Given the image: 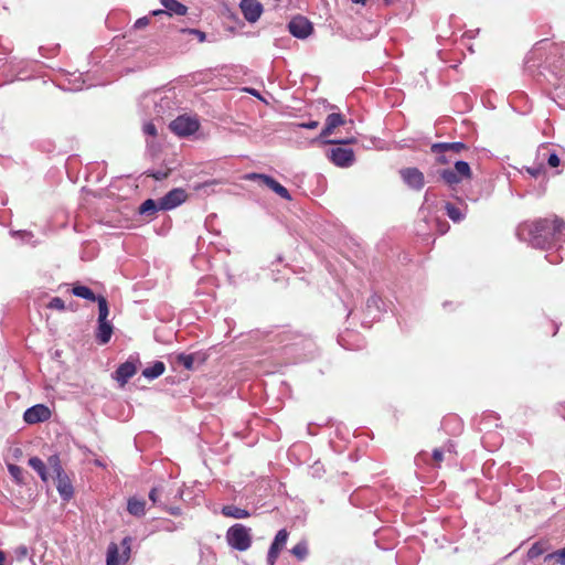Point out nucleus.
<instances>
[{"label": "nucleus", "mask_w": 565, "mask_h": 565, "mask_svg": "<svg viewBox=\"0 0 565 565\" xmlns=\"http://www.w3.org/2000/svg\"><path fill=\"white\" fill-rule=\"evenodd\" d=\"M529 241L533 247L546 249L552 247L565 234V222L557 217H545L527 226Z\"/></svg>", "instance_id": "nucleus-1"}, {"label": "nucleus", "mask_w": 565, "mask_h": 565, "mask_svg": "<svg viewBox=\"0 0 565 565\" xmlns=\"http://www.w3.org/2000/svg\"><path fill=\"white\" fill-rule=\"evenodd\" d=\"M439 178L449 186H455L465 180H471L472 171L466 161H455L454 168L443 169L438 172Z\"/></svg>", "instance_id": "nucleus-2"}, {"label": "nucleus", "mask_w": 565, "mask_h": 565, "mask_svg": "<svg viewBox=\"0 0 565 565\" xmlns=\"http://www.w3.org/2000/svg\"><path fill=\"white\" fill-rule=\"evenodd\" d=\"M347 122L345 117L340 113H331L326 118L324 127L322 128L319 139L323 140L328 145H347L355 142L354 138L345 140L327 139L335 128L343 126Z\"/></svg>", "instance_id": "nucleus-3"}, {"label": "nucleus", "mask_w": 565, "mask_h": 565, "mask_svg": "<svg viewBox=\"0 0 565 565\" xmlns=\"http://www.w3.org/2000/svg\"><path fill=\"white\" fill-rule=\"evenodd\" d=\"M226 541L230 546L237 551H246L252 545L249 529L243 524H234L226 532Z\"/></svg>", "instance_id": "nucleus-4"}, {"label": "nucleus", "mask_w": 565, "mask_h": 565, "mask_svg": "<svg viewBox=\"0 0 565 565\" xmlns=\"http://www.w3.org/2000/svg\"><path fill=\"white\" fill-rule=\"evenodd\" d=\"M169 127L177 136L186 137L199 130L200 122L193 117L182 115L173 119Z\"/></svg>", "instance_id": "nucleus-5"}, {"label": "nucleus", "mask_w": 565, "mask_h": 565, "mask_svg": "<svg viewBox=\"0 0 565 565\" xmlns=\"http://www.w3.org/2000/svg\"><path fill=\"white\" fill-rule=\"evenodd\" d=\"M245 179L249 180V181H259L262 184L269 188L271 191H274L280 198H282L287 201L291 200V195H290L289 191L284 185H281L279 182H277L274 178H271L270 175L253 172V173L246 174Z\"/></svg>", "instance_id": "nucleus-6"}, {"label": "nucleus", "mask_w": 565, "mask_h": 565, "mask_svg": "<svg viewBox=\"0 0 565 565\" xmlns=\"http://www.w3.org/2000/svg\"><path fill=\"white\" fill-rule=\"evenodd\" d=\"M130 537H125L121 541V545L124 547L121 555H119L118 545L116 543H110L107 551L106 565H122L126 563L130 554Z\"/></svg>", "instance_id": "nucleus-7"}, {"label": "nucleus", "mask_w": 565, "mask_h": 565, "mask_svg": "<svg viewBox=\"0 0 565 565\" xmlns=\"http://www.w3.org/2000/svg\"><path fill=\"white\" fill-rule=\"evenodd\" d=\"M404 183L413 190L419 191L425 185L424 173L418 168H404L399 170Z\"/></svg>", "instance_id": "nucleus-8"}, {"label": "nucleus", "mask_w": 565, "mask_h": 565, "mask_svg": "<svg viewBox=\"0 0 565 565\" xmlns=\"http://www.w3.org/2000/svg\"><path fill=\"white\" fill-rule=\"evenodd\" d=\"M186 199L185 190L181 188L173 189L159 200V209L163 211L172 210L185 202Z\"/></svg>", "instance_id": "nucleus-9"}, {"label": "nucleus", "mask_w": 565, "mask_h": 565, "mask_svg": "<svg viewBox=\"0 0 565 565\" xmlns=\"http://www.w3.org/2000/svg\"><path fill=\"white\" fill-rule=\"evenodd\" d=\"M288 29L289 32L298 39H306L313 30L311 22L302 15L292 18L288 24Z\"/></svg>", "instance_id": "nucleus-10"}, {"label": "nucleus", "mask_w": 565, "mask_h": 565, "mask_svg": "<svg viewBox=\"0 0 565 565\" xmlns=\"http://www.w3.org/2000/svg\"><path fill=\"white\" fill-rule=\"evenodd\" d=\"M328 157L338 167H350L354 161V152L349 148H332Z\"/></svg>", "instance_id": "nucleus-11"}, {"label": "nucleus", "mask_w": 565, "mask_h": 565, "mask_svg": "<svg viewBox=\"0 0 565 565\" xmlns=\"http://www.w3.org/2000/svg\"><path fill=\"white\" fill-rule=\"evenodd\" d=\"M51 417V411L43 404L34 405L24 412L23 419L28 424H38L47 420Z\"/></svg>", "instance_id": "nucleus-12"}, {"label": "nucleus", "mask_w": 565, "mask_h": 565, "mask_svg": "<svg viewBox=\"0 0 565 565\" xmlns=\"http://www.w3.org/2000/svg\"><path fill=\"white\" fill-rule=\"evenodd\" d=\"M241 10L248 22H256L263 12V6L257 0H242Z\"/></svg>", "instance_id": "nucleus-13"}, {"label": "nucleus", "mask_w": 565, "mask_h": 565, "mask_svg": "<svg viewBox=\"0 0 565 565\" xmlns=\"http://www.w3.org/2000/svg\"><path fill=\"white\" fill-rule=\"evenodd\" d=\"M287 539H288V532L285 529L279 530L274 539V542L271 543V545L269 547V551H268L267 559L270 565L275 564L280 551L282 550V547L285 546V544L287 542Z\"/></svg>", "instance_id": "nucleus-14"}, {"label": "nucleus", "mask_w": 565, "mask_h": 565, "mask_svg": "<svg viewBox=\"0 0 565 565\" xmlns=\"http://www.w3.org/2000/svg\"><path fill=\"white\" fill-rule=\"evenodd\" d=\"M137 372L135 363L127 361L118 366L115 372V379L124 386L129 379H131Z\"/></svg>", "instance_id": "nucleus-15"}, {"label": "nucleus", "mask_w": 565, "mask_h": 565, "mask_svg": "<svg viewBox=\"0 0 565 565\" xmlns=\"http://www.w3.org/2000/svg\"><path fill=\"white\" fill-rule=\"evenodd\" d=\"M468 147L466 143L463 142H437V143H433L430 146V152H440V151H448L449 153H451L452 156L454 154H459L461 153L462 151L467 150Z\"/></svg>", "instance_id": "nucleus-16"}, {"label": "nucleus", "mask_w": 565, "mask_h": 565, "mask_svg": "<svg viewBox=\"0 0 565 565\" xmlns=\"http://www.w3.org/2000/svg\"><path fill=\"white\" fill-rule=\"evenodd\" d=\"M55 478L58 493L64 500H70L73 497L74 490L68 476L62 472L56 475Z\"/></svg>", "instance_id": "nucleus-17"}, {"label": "nucleus", "mask_w": 565, "mask_h": 565, "mask_svg": "<svg viewBox=\"0 0 565 565\" xmlns=\"http://www.w3.org/2000/svg\"><path fill=\"white\" fill-rule=\"evenodd\" d=\"M113 332H114V328L108 320L98 321V327H97V330L95 333L96 340L100 344H106L110 341Z\"/></svg>", "instance_id": "nucleus-18"}, {"label": "nucleus", "mask_w": 565, "mask_h": 565, "mask_svg": "<svg viewBox=\"0 0 565 565\" xmlns=\"http://www.w3.org/2000/svg\"><path fill=\"white\" fill-rule=\"evenodd\" d=\"M161 4L166 8L168 14L185 15L188 12L186 6L177 0H160Z\"/></svg>", "instance_id": "nucleus-19"}, {"label": "nucleus", "mask_w": 565, "mask_h": 565, "mask_svg": "<svg viewBox=\"0 0 565 565\" xmlns=\"http://www.w3.org/2000/svg\"><path fill=\"white\" fill-rule=\"evenodd\" d=\"M221 512L224 516L233 519H247L250 516V513L246 509L233 504L224 505Z\"/></svg>", "instance_id": "nucleus-20"}, {"label": "nucleus", "mask_w": 565, "mask_h": 565, "mask_svg": "<svg viewBox=\"0 0 565 565\" xmlns=\"http://www.w3.org/2000/svg\"><path fill=\"white\" fill-rule=\"evenodd\" d=\"M127 510L135 516H142L146 513V501L137 498L128 500Z\"/></svg>", "instance_id": "nucleus-21"}, {"label": "nucleus", "mask_w": 565, "mask_h": 565, "mask_svg": "<svg viewBox=\"0 0 565 565\" xmlns=\"http://www.w3.org/2000/svg\"><path fill=\"white\" fill-rule=\"evenodd\" d=\"M166 365L161 361L154 362L151 366L146 367L142 371V375L147 379L153 380L163 374Z\"/></svg>", "instance_id": "nucleus-22"}, {"label": "nucleus", "mask_w": 565, "mask_h": 565, "mask_svg": "<svg viewBox=\"0 0 565 565\" xmlns=\"http://www.w3.org/2000/svg\"><path fill=\"white\" fill-rule=\"evenodd\" d=\"M29 466L31 468H33L40 476V478L45 482L47 481L49 479V476H47V469H46V465L44 463V461L39 458V457H31L29 459Z\"/></svg>", "instance_id": "nucleus-23"}, {"label": "nucleus", "mask_w": 565, "mask_h": 565, "mask_svg": "<svg viewBox=\"0 0 565 565\" xmlns=\"http://www.w3.org/2000/svg\"><path fill=\"white\" fill-rule=\"evenodd\" d=\"M72 292L74 296L87 299L89 301H96L99 296H96L92 289L86 286L76 285L73 287Z\"/></svg>", "instance_id": "nucleus-24"}, {"label": "nucleus", "mask_w": 565, "mask_h": 565, "mask_svg": "<svg viewBox=\"0 0 565 565\" xmlns=\"http://www.w3.org/2000/svg\"><path fill=\"white\" fill-rule=\"evenodd\" d=\"M159 202L157 203L152 199H148L139 206V213L142 215H153L159 211Z\"/></svg>", "instance_id": "nucleus-25"}, {"label": "nucleus", "mask_w": 565, "mask_h": 565, "mask_svg": "<svg viewBox=\"0 0 565 565\" xmlns=\"http://www.w3.org/2000/svg\"><path fill=\"white\" fill-rule=\"evenodd\" d=\"M96 301L98 303V321L108 320L109 308L107 299L104 296H99Z\"/></svg>", "instance_id": "nucleus-26"}, {"label": "nucleus", "mask_w": 565, "mask_h": 565, "mask_svg": "<svg viewBox=\"0 0 565 565\" xmlns=\"http://www.w3.org/2000/svg\"><path fill=\"white\" fill-rule=\"evenodd\" d=\"M546 550H547V545L545 542H536L529 550L527 556L531 559L536 558V557L541 556L542 554H544L546 552Z\"/></svg>", "instance_id": "nucleus-27"}, {"label": "nucleus", "mask_w": 565, "mask_h": 565, "mask_svg": "<svg viewBox=\"0 0 565 565\" xmlns=\"http://www.w3.org/2000/svg\"><path fill=\"white\" fill-rule=\"evenodd\" d=\"M446 213L450 220L454 222H459L463 218V215L459 207L451 203H446L445 205Z\"/></svg>", "instance_id": "nucleus-28"}, {"label": "nucleus", "mask_w": 565, "mask_h": 565, "mask_svg": "<svg viewBox=\"0 0 565 565\" xmlns=\"http://www.w3.org/2000/svg\"><path fill=\"white\" fill-rule=\"evenodd\" d=\"M8 470L17 483H19V484L24 483V471L21 467L10 463V465H8Z\"/></svg>", "instance_id": "nucleus-29"}, {"label": "nucleus", "mask_w": 565, "mask_h": 565, "mask_svg": "<svg viewBox=\"0 0 565 565\" xmlns=\"http://www.w3.org/2000/svg\"><path fill=\"white\" fill-rule=\"evenodd\" d=\"M545 562L554 561L557 564L565 565V547L550 553L544 558Z\"/></svg>", "instance_id": "nucleus-30"}, {"label": "nucleus", "mask_w": 565, "mask_h": 565, "mask_svg": "<svg viewBox=\"0 0 565 565\" xmlns=\"http://www.w3.org/2000/svg\"><path fill=\"white\" fill-rule=\"evenodd\" d=\"M47 463H49L50 469L53 471V473L55 476L64 472L62 465H61L60 457L57 455L50 456L47 459Z\"/></svg>", "instance_id": "nucleus-31"}, {"label": "nucleus", "mask_w": 565, "mask_h": 565, "mask_svg": "<svg viewBox=\"0 0 565 565\" xmlns=\"http://www.w3.org/2000/svg\"><path fill=\"white\" fill-rule=\"evenodd\" d=\"M291 553L298 558V559H305L306 556L308 555V547H307V544L303 543V542H300L298 544H296L292 550H291Z\"/></svg>", "instance_id": "nucleus-32"}, {"label": "nucleus", "mask_w": 565, "mask_h": 565, "mask_svg": "<svg viewBox=\"0 0 565 565\" xmlns=\"http://www.w3.org/2000/svg\"><path fill=\"white\" fill-rule=\"evenodd\" d=\"M431 153L436 156V163H438V164H448L454 160L452 154L446 150L445 151L443 150L440 152H431Z\"/></svg>", "instance_id": "nucleus-33"}, {"label": "nucleus", "mask_w": 565, "mask_h": 565, "mask_svg": "<svg viewBox=\"0 0 565 565\" xmlns=\"http://www.w3.org/2000/svg\"><path fill=\"white\" fill-rule=\"evenodd\" d=\"M525 170L533 178H539L540 175L545 174V168L543 163H537L533 167H526Z\"/></svg>", "instance_id": "nucleus-34"}, {"label": "nucleus", "mask_w": 565, "mask_h": 565, "mask_svg": "<svg viewBox=\"0 0 565 565\" xmlns=\"http://www.w3.org/2000/svg\"><path fill=\"white\" fill-rule=\"evenodd\" d=\"M47 308L56 309V310H64L65 309L64 300L61 299L60 297H54L50 300Z\"/></svg>", "instance_id": "nucleus-35"}, {"label": "nucleus", "mask_w": 565, "mask_h": 565, "mask_svg": "<svg viewBox=\"0 0 565 565\" xmlns=\"http://www.w3.org/2000/svg\"><path fill=\"white\" fill-rule=\"evenodd\" d=\"M179 361L185 369L190 370L193 366L194 358L192 355L181 354L179 355Z\"/></svg>", "instance_id": "nucleus-36"}, {"label": "nucleus", "mask_w": 565, "mask_h": 565, "mask_svg": "<svg viewBox=\"0 0 565 565\" xmlns=\"http://www.w3.org/2000/svg\"><path fill=\"white\" fill-rule=\"evenodd\" d=\"M181 31L194 34L199 39L200 42H204L205 39H206L205 33L200 31V30H198V29H182Z\"/></svg>", "instance_id": "nucleus-37"}, {"label": "nucleus", "mask_w": 565, "mask_h": 565, "mask_svg": "<svg viewBox=\"0 0 565 565\" xmlns=\"http://www.w3.org/2000/svg\"><path fill=\"white\" fill-rule=\"evenodd\" d=\"M443 460H444V452L440 449H434V451H433L434 466L439 467Z\"/></svg>", "instance_id": "nucleus-38"}, {"label": "nucleus", "mask_w": 565, "mask_h": 565, "mask_svg": "<svg viewBox=\"0 0 565 565\" xmlns=\"http://www.w3.org/2000/svg\"><path fill=\"white\" fill-rule=\"evenodd\" d=\"M169 173H170L169 170H166V171H161L160 170V171H156V172L149 173L148 175L152 177L157 181H161V180L167 179L169 177Z\"/></svg>", "instance_id": "nucleus-39"}, {"label": "nucleus", "mask_w": 565, "mask_h": 565, "mask_svg": "<svg viewBox=\"0 0 565 565\" xmlns=\"http://www.w3.org/2000/svg\"><path fill=\"white\" fill-rule=\"evenodd\" d=\"M14 554L19 561H23L28 556V548L21 545L14 550Z\"/></svg>", "instance_id": "nucleus-40"}, {"label": "nucleus", "mask_w": 565, "mask_h": 565, "mask_svg": "<svg viewBox=\"0 0 565 565\" xmlns=\"http://www.w3.org/2000/svg\"><path fill=\"white\" fill-rule=\"evenodd\" d=\"M143 132L146 135H148V136L156 137L157 136V128H156L154 124H152V122L145 124Z\"/></svg>", "instance_id": "nucleus-41"}, {"label": "nucleus", "mask_w": 565, "mask_h": 565, "mask_svg": "<svg viewBox=\"0 0 565 565\" xmlns=\"http://www.w3.org/2000/svg\"><path fill=\"white\" fill-rule=\"evenodd\" d=\"M561 163V160H559V157L555 153V152H552L548 157H547V164L552 168H556L558 167Z\"/></svg>", "instance_id": "nucleus-42"}, {"label": "nucleus", "mask_w": 565, "mask_h": 565, "mask_svg": "<svg viewBox=\"0 0 565 565\" xmlns=\"http://www.w3.org/2000/svg\"><path fill=\"white\" fill-rule=\"evenodd\" d=\"M150 23V19L148 17H142V18H139L135 24H134V29H142V28H146L148 26Z\"/></svg>", "instance_id": "nucleus-43"}, {"label": "nucleus", "mask_w": 565, "mask_h": 565, "mask_svg": "<svg viewBox=\"0 0 565 565\" xmlns=\"http://www.w3.org/2000/svg\"><path fill=\"white\" fill-rule=\"evenodd\" d=\"M318 126H319V121L318 120H311V121H308V122L297 124V127L305 128V129H316V128H318Z\"/></svg>", "instance_id": "nucleus-44"}, {"label": "nucleus", "mask_w": 565, "mask_h": 565, "mask_svg": "<svg viewBox=\"0 0 565 565\" xmlns=\"http://www.w3.org/2000/svg\"><path fill=\"white\" fill-rule=\"evenodd\" d=\"M161 491V489L159 487H154L150 490L149 492V499L151 500V502L153 504H157L158 503V495H159V492Z\"/></svg>", "instance_id": "nucleus-45"}, {"label": "nucleus", "mask_w": 565, "mask_h": 565, "mask_svg": "<svg viewBox=\"0 0 565 565\" xmlns=\"http://www.w3.org/2000/svg\"><path fill=\"white\" fill-rule=\"evenodd\" d=\"M164 509L172 515H180L181 514V509L178 508V507H164Z\"/></svg>", "instance_id": "nucleus-46"}, {"label": "nucleus", "mask_w": 565, "mask_h": 565, "mask_svg": "<svg viewBox=\"0 0 565 565\" xmlns=\"http://www.w3.org/2000/svg\"><path fill=\"white\" fill-rule=\"evenodd\" d=\"M0 565H6V553L0 551Z\"/></svg>", "instance_id": "nucleus-47"}, {"label": "nucleus", "mask_w": 565, "mask_h": 565, "mask_svg": "<svg viewBox=\"0 0 565 565\" xmlns=\"http://www.w3.org/2000/svg\"><path fill=\"white\" fill-rule=\"evenodd\" d=\"M161 13H167L166 11L163 10H156L152 12L153 15H158V14H161Z\"/></svg>", "instance_id": "nucleus-48"}, {"label": "nucleus", "mask_w": 565, "mask_h": 565, "mask_svg": "<svg viewBox=\"0 0 565 565\" xmlns=\"http://www.w3.org/2000/svg\"><path fill=\"white\" fill-rule=\"evenodd\" d=\"M352 1L355 3H363V4L366 2V0H352Z\"/></svg>", "instance_id": "nucleus-49"}, {"label": "nucleus", "mask_w": 565, "mask_h": 565, "mask_svg": "<svg viewBox=\"0 0 565 565\" xmlns=\"http://www.w3.org/2000/svg\"><path fill=\"white\" fill-rule=\"evenodd\" d=\"M215 183H216V181H214V180L209 182V184H215Z\"/></svg>", "instance_id": "nucleus-50"}, {"label": "nucleus", "mask_w": 565, "mask_h": 565, "mask_svg": "<svg viewBox=\"0 0 565 565\" xmlns=\"http://www.w3.org/2000/svg\"><path fill=\"white\" fill-rule=\"evenodd\" d=\"M386 4H388L391 2V0H384Z\"/></svg>", "instance_id": "nucleus-51"}]
</instances>
